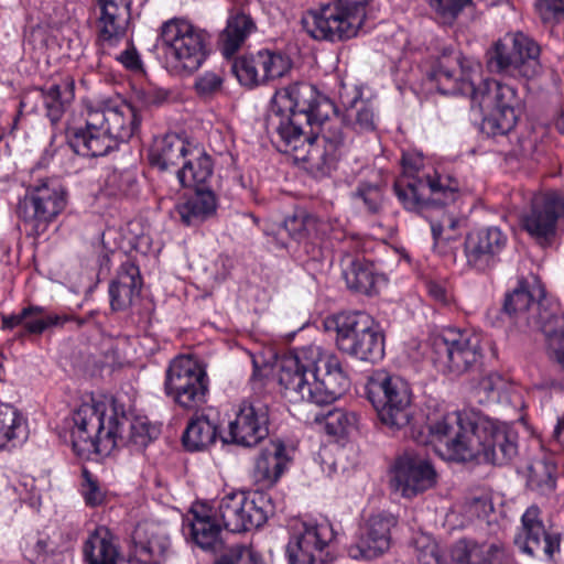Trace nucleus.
Wrapping results in <instances>:
<instances>
[{
  "label": "nucleus",
  "instance_id": "1",
  "mask_svg": "<svg viewBox=\"0 0 564 564\" xmlns=\"http://www.w3.org/2000/svg\"><path fill=\"white\" fill-rule=\"evenodd\" d=\"M338 108L315 86L295 83L276 91L265 117V130L280 152L319 175L336 167L347 148L343 126L357 133L373 132L377 116L357 86L340 84Z\"/></svg>",
  "mask_w": 564,
  "mask_h": 564
},
{
  "label": "nucleus",
  "instance_id": "2",
  "mask_svg": "<svg viewBox=\"0 0 564 564\" xmlns=\"http://www.w3.org/2000/svg\"><path fill=\"white\" fill-rule=\"evenodd\" d=\"M435 453L444 460L507 465L518 453L517 436L506 424L459 411L445 413L429 424Z\"/></svg>",
  "mask_w": 564,
  "mask_h": 564
},
{
  "label": "nucleus",
  "instance_id": "3",
  "mask_svg": "<svg viewBox=\"0 0 564 564\" xmlns=\"http://www.w3.org/2000/svg\"><path fill=\"white\" fill-rule=\"evenodd\" d=\"M72 422L73 449L86 458L91 454L107 456L119 447L142 452L159 435V429L147 419L137 417L129 422L104 402L83 403L74 411Z\"/></svg>",
  "mask_w": 564,
  "mask_h": 564
},
{
  "label": "nucleus",
  "instance_id": "4",
  "mask_svg": "<svg viewBox=\"0 0 564 564\" xmlns=\"http://www.w3.org/2000/svg\"><path fill=\"white\" fill-rule=\"evenodd\" d=\"M279 367V383L291 403L327 405L349 387L339 358L316 345L291 350L281 358Z\"/></svg>",
  "mask_w": 564,
  "mask_h": 564
},
{
  "label": "nucleus",
  "instance_id": "5",
  "mask_svg": "<svg viewBox=\"0 0 564 564\" xmlns=\"http://www.w3.org/2000/svg\"><path fill=\"white\" fill-rule=\"evenodd\" d=\"M138 109L126 102L87 105L84 127L67 131V143L78 155L98 158L129 141L140 129Z\"/></svg>",
  "mask_w": 564,
  "mask_h": 564
},
{
  "label": "nucleus",
  "instance_id": "6",
  "mask_svg": "<svg viewBox=\"0 0 564 564\" xmlns=\"http://www.w3.org/2000/svg\"><path fill=\"white\" fill-rule=\"evenodd\" d=\"M542 294L539 285L519 281L518 286L506 295L503 311L517 323L540 329L546 337L555 364L553 384L564 389V314L551 315L542 310L535 299Z\"/></svg>",
  "mask_w": 564,
  "mask_h": 564
},
{
  "label": "nucleus",
  "instance_id": "7",
  "mask_svg": "<svg viewBox=\"0 0 564 564\" xmlns=\"http://www.w3.org/2000/svg\"><path fill=\"white\" fill-rule=\"evenodd\" d=\"M165 68L173 75H192L208 55L209 34L182 18L165 21L160 28Z\"/></svg>",
  "mask_w": 564,
  "mask_h": 564
},
{
  "label": "nucleus",
  "instance_id": "8",
  "mask_svg": "<svg viewBox=\"0 0 564 564\" xmlns=\"http://www.w3.org/2000/svg\"><path fill=\"white\" fill-rule=\"evenodd\" d=\"M429 358L441 375L456 379L476 370L484 357L481 336L448 327L429 338Z\"/></svg>",
  "mask_w": 564,
  "mask_h": 564
},
{
  "label": "nucleus",
  "instance_id": "9",
  "mask_svg": "<svg viewBox=\"0 0 564 564\" xmlns=\"http://www.w3.org/2000/svg\"><path fill=\"white\" fill-rule=\"evenodd\" d=\"M370 0H332L307 11L303 18L306 32L315 40L343 41L357 35Z\"/></svg>",
  "mask_w": 564,
  "mask_h": 564
},
{
  "label": "nucleus",
  "instance_id": "10",
  "mask_svg": "<svg viewBox=\"0 0 564 564\" xmlns=\"http://www.w3.org/2000/svg\"><path fill=\"white\" fill-rule=\"evenodd\" d=\"M327 324L336 330V345L344 354L370 362L383 357V335L368 314L339 313L328 319Z\"/></svg>",
  "mask_w": 564,
  "mask_h": 564
},
{
  "label": "nucleus",
  "instance_id": "11",
  "mask_svg": "<svg viewBox=\"0 0 564 564\" xmlns=\"http://www.w3.org/2000/svg\"><path fill=\"white\" fill-rule=\"evenodd\" d=\"M367 398L376 409L380 422L391 430H401L412 420V391L399 376L376 371L367 383Z\"/></svg>",
  "mask_w": 564,
  "mask_h": 564
},
{
  "label": "nucleus",
  "instance_id": "12",
  "mask_svg": "<svg viewBox=\"0 0 564 564\" xmlns=\"http://www.w3.org/2000/svg\"><path fill=\"white\" fill-rule=\"evenodd\" d=\"M470 100L484 115L481 129L488 135H506L516 127L520 98L514 87L486 79L475 86Z\"/></svg>",
  "mask_w": 564,
  "mask_h": 564
},
{
  "label": "nucleus",
  "instance_id": "13",
  "mask_svg": "<svg viewBox=\"0 0 564 564\" xmlns=\"http://www.w3.org/2000/svg\"><path fill=\"white\" fill-rule=\"evenodd\" d=\"M539 55L532 39L521 32L508 33L488 50L486 64L490 73L531 79L542 72Z\"/></svg>",
  "mask_w": 564,
  "mask_h": 564
},
{
  "label": "nucleus",
  "instance_id": "14",
  "mask_svg": "<svg viewBox=\"0 0 564 564\" xmlns=\"http://www.w3.org/2000/svg\"><path fill=\"white\" fill-rule=\"evenodd\" d=\"M454 187L453 195L442 193L440 195L425 194L411 199L405 198L404 208L415 212L424 217L431 226L435 246L442 242L455 241L460 237V228L464 220L447 209V205L454 203L458 196L459 184L457 180L446 176V182L437 186L440 189Z\"/></svg>",
  "mask_w": 564,
  "mask_h": 564
},
{
  "label": "nucleus",
  "instance_id": "15",
  "mask_svg": "<svg viewBox=\"0 0 564 564\" xmlns=\"http://www.w3.org/2000/svg\"><path fill=\"white\" fill-rule=\"evenodd\" d=\"M209 379L205 368L188 356H177L165 371L164 392L177 405L194 410L206 403Z\"/></svg>",
  "mask_w": 564,
  "mask_h": 564
},
{
  "label": "nucleus",
  "instance_id": "16",
  "mask_svg": "<svg viewBox=\"0 0 564 564\" xmlns=\"http://www.w3.org/2000/svg\"><path fill=\"white\" fill-rule=\"evenodd\" d=\"M272 513L273 506L265 494L232 492L220 499L215 517L227 531L240 533L260 528Z\"/></svg>",
  "mask_w": 564,
  "mask_h": 564
},
{
  "label": "nucleus",
  "instance_id": "17",
  "mask_svg": "<svg viewBox=\"0 0 564 564\" xmlns=\"http://www.w3.org/2000/svg\"><path fill=\"white\" fill-rule=\"evenodd\" d=\"M65 191L54 178L41 180L31 185L19 202L18 214L32 230L40 235L47 225L64 209Z\"/></svg>",
  "mask_w": 564,
  "mask_h": 564
},
{
  "label": "nucleus",
  "instance_id": "18",
  "mask_svg": "<svg viewBox=\"0 0 564 564\" xmlns=\"http://www.w3.org/2000/svg\"><path fill=\"white\" fill-rule=\"evenodd\" d=\"M329 522L303 521L292 531L286 545L290 564H326L329 549L335 541Z\"/></svg>",
  "mask_w": 564,
  "mask_h": 564
},
{
  "label": "nucleus",
  "instance_id": "19",
  "mask_svg": "<svg viewBox=\"0 0 564 564\" xmlns=\"http://www.w3.org/2000/svg\"><path fill=\"white\" fill-rule=\"evenodd\" d=\"M562 536L552 524L544 521L538 505L529 506L521 516V525L514 534V545L530 557L552 560L560 552Z\"/></svg>",
  "mask_w": 564,
  "mask_h": 564
},
{
  "label": "nucleus",
  "instance_id": "20",
  "mask_svg": "<svg viewBox=\"0 0 564 564\" xmlns=\"http://www.w3.org/2000/svg\"><path fill=\"white\" fill-rule=\"evenodd\" d=\"M436 470L420 454L405 451L399 455L391 468L390 487L405 499H412L436 484Z\"/></svg>",
  "mask_w": 564,
  "mask_h": 564
},
{
  "label": "nucleus",
  "instance_id": "21",
  "mask_svg": "<svg viewBox=\"0 0 564 564\" xmlns=\"http://www.w3.org/2000/svg\"><path fill=\"white\" fill-rule=\"evenodd\" d=\"M564 218V196L557 192L535 194L530 209L522 216V228L541 246H549Z\"/></svg>",
  "mask_w": 564,
  "mask_h": 564
},
{
  "label": "nucleus",
  "instance_id": "22",
  "mask_svg": "<svg viewBox=\"0 0 564 564\" xmlns=\"http://www.w3.org/2000/svg\"><path fill=\"white\" fill-rule=\"evenodd\" d=\"M97 53L111 56L127 35L131 20L132 0H97Z\"/></svg>",
  "mask_w": 564,
  "mask_h": 564
},
{
  "label": "nucleus",
  "instance_id": "23",
  "mask_svg": "<svg viewBox=\"0 0 564 564\" xmlns=\"http://www.w3.org/2000/svg\"><path fill=\"white\" fill-rule=\"evenodd\" d=\"M228 430V437L224 442L245 447L256 446L269 434L268 404L259 399L242 401Z\"/></svg>",
  "mask_w": 564,
  "mask_h": 564
},
{
  "label": "nucleus",
  "instance_id": "24",
  "mask_svg": "<svg viewBox=\"0 0 564 564\" xmlns=\"http://www.w3.org/2000/svg\"><path fill=\"white\" fill-rule=\"evenodd\" d=\"M290 68L291 62L285 55L268 50L242 55L231 64L232 73L239 83L247 87H254L267 80L282 77Z\"/></svg>",
  "mask_w": 564,
  "mask_h": 564
},
{
  "label": "nucleus",
  "instance_id": "25",
  "mask_svg": "<svg viewBox=\"0 0 564 564\" xmlns=\"http://www.w3.org/2000/svg\"><path fill=\"white\" fill-rule=\"evenodd\" d=\"M508 235L498 226L476 229L466 236L464 252L467 264L479 271L492 269L508 245Z\"/></svg>",
  "mask_w": 564,
  "mask_h": 564
},
{
  "label": "nucleus",
  "instance_id": "26",
  "mask_svg": "<svg viewBox=\"0 0 564 564\" xmlns=\"http://www.w3.org/2000/svg\"><path fill=\"white\" fill-rule=\"evenodd\" d=\"M423 159L420 155L404 154L402 156V174L394 182V193L401 204H405V198L411 199L421 197L425 194L440 195L446 193L453 195L454 187L445 189L437 188L438 185L446 182V177L440 175L431 176L422 170Z\"/></svg>",
  "mask_w": 564,
  "mask_h": 564
},
{
  "label": "nucleus",
  "instance_id": "27",
  "mask_svg": "<svg viewBox=\"0 0 564 564\" xmlns=\"http://www.w3.org/2000/svg\"><path fill=\"white\" fill-rule=\"evenodd\" d=\"M397 519L387 513L371 516L355 543L348 547L354 560H372L384 554L391 545V528Z\"/></svg>",
  "mask_w": 564,
  "mask_h": 564
},
{
  "label": "nucleus",
  "instance_id": "28",
  "mask_svg": "<svg viewBox=\"0 0 564 564\" xmlns=\"http://www.w3.org/2000/svg\"><path fill=\"white\" fill-rule=\"evenodd\" d=\"M216 518L209 514L203 505L193 507L184 519L183 531L203 551L212 554L220 553L223 556L231 546H226V539Z\"/></svg>",
  "mask_w": 564,
  "mask_h": 564
},
{
  "label": "nucleus",
  "instance_id": "29",
  "mask_svg": "<svg viewBox=\"0 0 564 564\" xmlns=\"http://www.w3.org/2000/svg\"><path fill=\"white\" fill-rule=\"evenodd\" d=\"M171 542L163 528L155 523L137 524L129 545L130 563L161 564L170 552Z\"/></svg>",
  "mask_w": 564,
  "mask_h": 564
},
{
  "label": "nucleus",
  "instance_id": "30",
  "mask_svg": "<svg viewBox=\"0 0 564 564\" xmlns=\"http://www.w3.org/2000/svg\"><path fill=\"white\" fill-rule=\"evenodd\" d=\"M454 564H516L512 555L499 542H477L462 539L451 551Z\"/></svg>",
  "mask_w": 564,
  "mask_h": 564
},
{
  "label": "nucleus",
  "instance_id": "31",
  "mask_svg": "<svg viewBox=\"0 0 564 564\" xmlns=\"http://www.w3.org/2000/svg\"><path fill=\"white\" fill-rule=\"evenodd\" d=\"M470 70L471 66H465L460 55L456 54L452 58L444 56L433 76L443 95L462 94L471 97L475 84L469 77Z\"/></svg>",
  "mask_w": 564,
  "mask_h": 564
},
{
  "label": "nucleus",
  "instance_id": "32",
  "mask_svg": "<svg viewBox=\"0 0 564 564\" xmlns=\"http://www.w3.org/2000/svg\"><path fill=\"white\" fill-rule=\"evenodd\" d=\"M290 463L285 445L281 441H271L256 458L253 477L264 487L278 482Z\"/></svg>",
  "mask_w": 564,
  "mask_h": 564
},
{
  "label": "nucleus",
  "instance_id": "33",
  "mask_svg": "<svg viewBox=\"0 0 564 564\" xmlns=\"http://www.w3.org/2000/svg\"><path fill=\"white\" fill-rule=\"evenodd\" d=\"M142 284L139 267L130 261L122 263L116 280L109 285L111 308L122 311L131 306L139 297Z\"/></svg>",
  "mask_w": 564,
  "mask_h": 564
},
{
  "label": "nucleus",
  "instance_id": "34",
  "mask_svg": "<svg viewBox=\"0 0 564 564\" xmlns=\"http://www.w3.org/2000/svg\"><path fill=\"white\" fill-rule=\"evenodd\" d=\"M84 560L87 564H122L116 536L106 527L96 528L83 545Z\"/></svg>",
  "mask_w": 564,
  "mask_h": 564
},
{
  "label": "nucleus",
  "instance_id": "35",
  "mask_svg": "<svg viewBox=\"0 0 564 564\" xmlns=\"http://www.w3.org/2000/svg\"><path fill=\"white\" fill-rule=\"evenodd\" d=\"M32 94L39 95L42 98L46 117L55 124L62 119L67 106L74 98V80L66 77L58 84L35 88L22 99L21 106L28 105Z\"/></svg>",
  "mask_w": 564,
  "mask_h": 564
},
{
  "label": "nucleus",
  "instance_id": "36",
  "mask_svg": "<svg viewBox=\"0 0 564 564\" xmlns=\"http://www.w3.org/2000/svg\"><path fill=\"white\" fill-rule=\"evenodd\" d=\"M257 31V25L250 14L243 11H231L226 28L220 32L218 46L227 58L234 56L247 39Z\"/></svg>",
  "mask_w": 564,
  "mask_h": 564
},
{
  "label": "nucleus",
  "instance_id": "37",
  "mask_svg": "<svg viewBox=\"0 0 564 564\" xmlns=\"http://www.w3.org/2000/svg\"><path fill=\"white\" fill-rule=\"evenodd\" d=\"M192 150L188 142L176 133H166L154 141L149 160L161 171L177 167Z\"/></svg>",
  "mask_w": 564,
  "mask_h": 564
},
{
  "label": "nucleus",
  "instance_id": "38",
  "mask_svg": "<svg viewBox=\"0 0 564 564\" xmlns=\"http://www.w3.org/2000/svg\"><path fill=\"white\" fill-rule=\"evenodd\" d=\"M28 437V422L22 413L11 404L0 403V452L22 446Z\"/></svg>",
  "mask_w": 564,
  "mask_h": 564
},
{
  "label": "nucleus",
  "instance_id": "39",
  "mask_svg": "<svg viewBox=\"0 0 564 564\" xmlns=\"http://www.w3.org/2000/svg\"><path fill=\"white\" fill-rule=\"evenodd\" d=\"M181 164L176 176L183 187L204 185L213 175L212 158L199 149L192 148Z\"/></svg>",
  "mask_w": 564,
  "mask_h": 564
},
{
  "label": "nucleus",
  "instance_id": "40",
  "mask_svg": "<svg viewBox=\"0 0 564 564\" xmlns=\"http://www.w3.org/2000/svg\"><path fill=\"white\" fill-rule=\"evenodd\" d=\"M216 197L210 189L197 188L195 194L176 209L186 226H198L216 213Z\"/></svg>",
  "mask_w": 564,
  "mask_h": 564
},
{
  "label": "nucleus",
  "instance_id": "41",
  "mask_svg": "<svg viewBox=\"0 0 564 564\" xmlns=\"http://www.w3.org/2000/svg\"><path fill=\"white\" fill-rule=\"evenodd\" d=\"M343 276L347 288L352 292L372 295L376 293L377 275L371 262L347 257L344 260Z\"/></svg>",
  "mask_w": 564,
  "mask_h": 564
},
{
  "label": "nucleus",
  "instance_id": "42",
  "mask_svg": "<svg viewBox=\"0 0 564 564\" xmlns=\"http://www.w3.org/2000/svg\"><path fill=\"white\" fill-rule=\"evenodd\" d=\"M217 437V426L205 415L192 419L183 435L184 447L189 452L207 448Z\"/></svg>",
  "mask_w": 564,
  "mask_h": 564
},
{
  "label": "nucleus",
  "instance_id": "43",
  "mask_svg": "<svg viewBox=\"0 0 564 564\" xmlns=\"http://www.w3.org/2000/svg\"><path fill=\"white\" fill-rule=\"evenodd\" d=\"M67 316L48 315L45 318L26 319L23 308L18 314H9L1 316V328L11 330L17 326H23V330L18 335V338H23L25 335H41L47 328L54 326H63Z\"/></svg>",
  "mask_w": 564,
  "mask_h": 564
},
{
  "label": "nucleus",
  "instance_id": "44",
  "mask_svg": "<svg viewBox=\"0 0 564 564\" xmlns=\"http://www.w3.org/2000/svg\"><path fill=\"white\" fill-rule=\"evenodd\" d=\"M556 474L554 463L535 459L528 468L527 487L540 496H550L556 488Z\"/></svg>",
  "mask_w": 564,
  "mask_h": 564
},
{
  "label": "nucleus",
  "instance_id": "45",
  "mask_svg": "<svg viewBox=\"0 0 564 564\" xmlns=\"http://www.w3.org/2000/svg\"><path fill=\"white\" fill-rule=\"evenodd\" d=\"M319 219L305 209H296L283 221V229L295 241H305L319 236Z\"/></svg>",
  "mask_w": 564,
  "mask_h": 564
},
{
  "label": "nucleus",
  "instance_id": "46",
  "mask_svg": "<svg viewBox=\"0 0 564 564\" xmlns=\"http://www.w3.org/2000/svg\"><path fill=\"white\" fill-rule=\"evenodd\" d=\"M23 556L32 564H42L54 554L55 545L45 533L28 534L21 545Z\"/></svg>",
  "mask_w": 564,
  "mask_h": 564
},
{
  "label": "nucleus",
  "instance_id": "47",
  "mask_svg": "<svg viewBox=\"0 0 564 564\" xmlns=\"http://www.w3.org/2000/svg\"><path fill=\"white\" fill-rule=\"evenodd\" d=\"M412 549L416 564H447L437 543L429 534H416L412 540Z\"/></svg>",
  "mask_w": 564,
  "mask_h": 564
},
{
  "label": "nucleus",
  "instance_id": "48",
  "mask_svg": "<svg viewBox=\"0 0 564 564\" xmlns=\"http://www.w3.org/2000/svg\"><path fill=\"white\" fill-rule=\"evenodd\" d=\"M325 430L329 435L343 436L352 431L358 422V416L355 412H349L344 409H334L323 415Z\"/></svg>",
  "mask_w": 564,
  "mask_h": 564
},
{
  "label": "nucleus",
  "instance_id": "49",
  "mask_svg": "<svg viewBox=\"0 0 564 564\" xmlns=\"http://www.w3.org/2000/svg\"><path fill=\"white\" fill-rule=\"evenodd\" d=\"M534 8L544 23H557L564 20V0H535Z\"/></svg>",
  "mask_w": 564,
  "mask_h": 564
},
{
  "label": "nucleus",
  "instance_id": "50",
  "mask_svg": "<svg viewBox=\"0 0 564 564\" xmlns=\"http://www.w3.org/2000/svg\"><path fill=\"white\" fill-rule=\"evenodd\" d=\"M215 564H261V562L247 546L236 544L228 553L217 557Z\"/></svg>",
  "mask_w": 564,
  "mask_h": 564
},
{
  "label": "nucleus",
  "instance_id": "51",
  "mask_svg": "<svg viewBox=\"0 0 564 564\" xmlns=\"http://www.w3.org/2000/svg\"><path fill=\"white\" fill-rule=\"evenodd\" d=\"M356 198L362 200L370 213H378L382 200V189L378 185L360 184L355 194Z\"/></svg>",
  "mask_w": 564,
  "mask_h": 564
},
{
  "label": "nucleus",
  "instance_id": "52",
  "mask_svg": "<svg viewBox=\"0 0 564 564\" xmlns=\"http://www.w3.org/2000/svg\"><path fill=\"white\" fill-rule=\"evenodd\" d=\"M470 0H431L432 8L443 19L444 23H451Z\"/></svg>",
  "mask_w": 564,
  "mask_h": 564
},
{
  "label": "nucleus",
  "instance_id": "53",
  "mask_svg": "<svg viewBox=\"0 0 564 564\" xmlns=\"http://www.w3.org/2000/svg\"><path fill=\"white\" fill-rule=\"evenodd\" d=\"M465 514L470 518H485L492 511V503L490 499L485 496H470L464 503Z\"/></svg>",
  "mask_w": 564,
  "mask_h": 564
},
{
  "label": "nucleus",
  "instance_id": "54",
  "mask_svg": "<svg viewBox=\"0 0 564 564\" xmlns=\"http://www.w3.org/2000/svg\"><path fill=\"white\" fill-rule=\"evenodd\" d=\"M83 478L82 494L85 502L91 507L101 505L105 498L104 492L100 490L97 481L87 469L83 470Z\"/></svg>",
  "mask_w": 564,
  "mask_h": 564
},
{
  "label": "nucleus",
  "instance_id": "55",
  "mask_svg": "<svg viewBox=\"0 0 564 564\" xmlns=\"http://www.w3.org/2000/svg\"><path fill=\"white\" fill-rule=\"evenodd\" d=\"M167 91L160 88H149L137 94L135 104L129 102L138 109L141 115V108L160 106L167 99ZM142 118V116H140Z\"/></svg>",
  "mask_w": 564,
  "mask_h": 564
},
{
  "label": "nucleus",
  "instance_id": "56",
  "mask_svg": "<svg viewBox=\"0 0 564 564\" xmlns=\"http://www.w3.org/2000/svg\"><path fill=\"white\" fill-rule=\"evenodd\" d=\"M221 75L214 72H206L196 79L195 88L198 95L209 96L221 89Z\"/></svg>",
  "mask_w": 564,
  "mask_h": 564
},
{
  "label": "nucleus",
  "instance_id": "57",
  "mask_svg": "<svg viewBox=\"0 0 564 564\" xmlns=\"http://www.w3.org/2000/svg\"><path fill=\"white\" fill-rule=\"evenodd\" d=\"M115 58L128 69L137 70L141 68L140 56L134 46L131 44L124 51L115 54Z\"/></svg>",
  "mask_w": 564,
  "mask_h": 564
},
{
  "label": "nucleus",
  "instance_id": "58",
  "mask_svg": "<svg viewBox=\"0 0 564 564\" xmlns=\"http://www.w3.org/2000/svg\"><path fill=\"white\" fill-rule=\"evenodd\" d=\"M109 183L116 184L118 192L128 194L135 185V177L131 172L113 173L108 178Z\"/></svg>",
  "mask_w": 564,
  "mask_h": 564
},
{
  "label": "nucleus",
  "instance_id": "59",
  "mask_svg": "<svg viewBox=\"0 0 564 564\" xmlns=\"http://www.w3.org/2000/svg\"><path fill=\"white\" fill-rule=\"evenodd\" d=\"M502 383V378L498 375L491 373L484 377L477 388L476 392L478 394L484 393L487 398H489L496 390L500 388Z\"/></svg>",
  "mask_w": 564,
  "mask_h": 564
},
{
  "label": "nucleus",
  "instance_id": "60",
  "mask_svg": "<svg viewBox=\"0 0 564 564\" xmlns=\"http://www.w3.org/2000/svg\"><path fill=\"white\" fill-rule=\"evenodd\" d=\"M429 294L436 301L446 304L448 302V296L445 288L435 282H430L427 284Z\"/></svg>",
  "mask_w": 564,
  "mask_h": 564
},
{
  "label": "nucleus",
  "instance_id": "61",
  "mask_svg": "<svg viewBox=\"0 0 564 564\" xmlns=\"http://www.w3.org/2000/svg\"><path fill=\"white\" fill-rule=\"evenodd\" d=\"M26 319L45 318V308L39 305H29L23 307ZM50 314H47L48 316Z\"/></svg>",
  "mask_w": 564,
  "mask_h": 564
},
{
  "label": "nucleus",
  "instance_id": "62",
  "mask_svg": "<svg viewBox=\"0 0 564 564\" xmlns=\"http://www.w3.org/2000/svg\"><path fill=\"white\" fill-rule=\"evenodd\" d=\"M556 442L561 446V448L564 451V416L558 420L554 433H553Z\"/></svg>",
  "mask_w": 564,
  "mask_h": 564
},
{
  "label": "nucleus",
  "instance_id": "63",
  "mask_svg": "<svg viewBox=\"0 0 564 564\" xmlns=\"http://www.w3.org/2000/svg\"><path fill=\"white\" fill-rule=\"evenodd\" d=\"M66 316L68 317V319L66 322L74 321L77 324V327H82L84 324H86L94 316V313L90 312L85 317H75V316H69V315H66Z\"/></svg>",
  "mask_w": 564,
  "mask_h": 564
},
{
  "label": "nucleus",
  "instance_id": "64",
  "mask_svg": "<svg viewBox=\"0 0 564 564\" xmlns=\"http://www.w3.org/2000/svg\"><path fill=\"white\" fill-rule=\"evenodd\" d=\"M556 127L564 134V106L561 109L560 117L556 120Z\"/></svg>",
  "mask_w": 564,
  "mask_h": 564
}]
</instances>
